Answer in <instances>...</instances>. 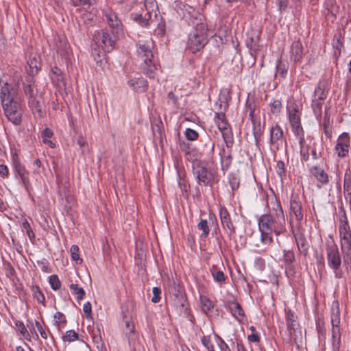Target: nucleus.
<instances>
[{"label":"nucleus","instance_id":"1","mask_svg":"<svg viewBox=\"0 0 351 351\" xmlns=\"http://www.w3.org/2000/svg\"><path fill=\"white\" fill-rule=\"evenodd\" d=\"M272 214L263 215L258 220L259 229L263 232H272L278 236L286 230V221L284 211L279 202L276 204V207L272 208Z\"/></svg>","mask_w":351,"mask_h":351},{"label":"nucleus","instance_id":"2","mask_svg":"<svg viewBox=\"0 0 351 351\" xmlns=\"http://www.w3.org/2000/svg\"><path fill=\"white\" fill-rule=\"evenodd\" d=\"M92 45V55L96 62H101L105 52L111 51L115 46L117 38L113 31L101 29L95 32Z\"/></svg>","mask_w":351,"mask_h":351},{"label":"nucleus","instance_id":"3","mask_svg":"<svg viewBox=\"0 0 351 351\" xmlns=\"http://www.w3.org/2000/svg\"><path fill=\"white\" fill-rule=\"evenodd\" d=\"M137 46L138 56L143 61L140 65L142 73L149 78L154 79L158 71L154 59V42L152 39L139 40Z\"/></svg>","mask_w":351,"mask_h":351},{"label":"nucleus","instance_id":"4","mask_svg":"<svg viewBox=\"0 0 351 351\" xmlns=\"http://www.w3.org/2000/svg\"><path fill=\"white\" fill-rule=\"evenodd\" d=\"M23 90L25 95L29 98V107L34 112H37L39 117H42L44 111L41 104V97L38 95L33 77L27 76L25 77V81L23 83Z\"/></svg>","mask_w":351,"mask_h":351},{"label":"nucleus","instance_id":"5","mask_svg":"<svg viewBox=\"0 0 351 351\" xmlns=\"http://www.w3.org/2000/svg\"><path fill=\"white\" fill-rule=\"evenodd\" d=\"M208 28L204 22L197 23L188 39V48L192 53L201 50L208 42Z\"/></svg>","mask_w":351,"mask_h":351},{"label":"nucleus","instance_id":"6","mask_svg":"<svg viewBox=\"0 0 351 351\" xmlns=\"http://www.w3.org/2000/svg\"><path fill=\"white\" fill-rule=\"evenodd\" d=\"M332 346L333 351H339L341 347L340 310L338 302H333L331 308Z\"/></svg>","mask_w":351,"mask_h":351},{"label":"nucleus","instance_id":"7","mask_svg":"<svg viewBox=\"0 0 351 351\" xmlns=\"http://www.w3.org/2000/svg\"><path fill=\"white\" fill-rule=\"evenodd\" d=\"M4 114L8 121L14 125H19L22 120L23 110L19 102L15 99L14 101H7L2 103Z\"/></svg>","mask_w":351,"mask_h":351},{"label":"nucleus","instance_id":"8","mask_svg":"<svg viewBox=\"0 0 351 351\" xmlns=\"http://www.w3.org/2000/svg\"><path fill=\"white\" fill-rule=\"evenodd\" d=\"M289 122L295 135L299 136L300 145L304 142V131L300 123V116L297 106L295 104L287 107Z\"/></svg>","mask_w":351,"mask_h":351},{"label":"nucleus","instance_id":"9","mask_svg":"<svg viewBox=\"0 0 351 351\" xmlns=\"http://www.w3.org/2000/svg\"><path fill=\"white\" fill-rule=\"evenodd\" d=\"M193 173L199 184L204 186L211 185L214 180V176L211 171L199 162L193 164Z\"/></svg>","mask_w":351,"mask_h":351},{"label":"nucleus","instance_id":"10","mask_svg":"<svg viewBox=\"0 0 351 351\" xmlns=\"http://www.w3.org/2000/svg\"><path fill=\"white\" fill-rule=\"evenodd\" d=\"M339 232L341 250L351 249V230L346 214L340 219Z\"/></svg>","mask_w":351,"mask_h":351},{"label":"nucleus","instance_id":"11","mask_svg":"<svg viewBox=\"0 0 351 351\" xmlns=\"http://www.w3.org/2000/svg\"><path fill=\"white\" fill-rule=\"evenodd\" d=\"M298 222L302 221L304 217L302 203L299 199V197L292 196L290 200V219L289 223L292 226L293 217Z\"/></svg>","mask_w":351,"mask_h":351},{"label":"nucleus","instance_id":"12","mask_svg":"<svg viewBox=\"0 0 351 351\" xmlns=\"http://www.w3.org/2000/svg\"><path fill=\"white\" fill-rule=\"evenodd\" d=\"M327 261L328 265L335 273L339 269L341 264V258L336 245L327 248Z\"/></svg>","mask_w":351,"mask_h":351},{"label":"nucleus","instance_id":"13","mask_svg":"<svg viewBox=\"0 0 351 351\" xmlns=\"http://www.w3.org/2000/svg\"><path fill=\"white\" fill-rule=\"evenodd\" d=\"M0 98L1 103L7 101H14L16 99V93L11 84L3 79H0Z\"/></svg>","mask_w":351,"mask_h":351},{"label":"nucleus","instance_id":"14","mask_svg":"<svg viewBox=\"0 0 351 351\" xmlns=\"http://www.w3.org/2000/svg\"><path fill=\"white\" fill-rule=\"evenodd\" d=\"M269 143L278 149L280 146L286 145V140L284 138V133L278 125H276L270 129Z\"/></svg>","mask_w":351,"mask_h":351},{"label":"nucleus","instance_id":"15","mask_svg":"<svg viewBox=\"0 0 351 351\" xmlns=\"http://www.w3.org/2000/svg\"><path fill=\"white\" fill-rule=\"evenodd\" d=\"M55 48L56 52L65 60L66 64L70 62L71 57V49L69 45L65 40L58 38L56 40Z\"/></svg>","mask_w":351,"mask_h":351},{"label":"nucleus","instance_id":"16","mask_svg":"<svg viewBox=\"0 0 351 351\" xmlns=\"http://www.w3.org/2000/svg\"><path fill=\"white\" fill-rule=\"evenodd\" d=\"M350 146V136L348 133H343L339 136L337 139V143L335 146L339 157H344L348 153Z\"/></svg>","mask_w":351,"mask_h":351},{"label":"nucleus","instance_id":"17","mask_svg":"<svg viewBox=\"0 0 351 351\" xmlns=\"http://www.w3.org/2000/svg\"><path fill=\"white\" fill-rule=\"evenodd\" d=\"M172 305L177 311L178 314H183L187 316L189 314V303L186 295L180 298H172Z\"/></svg>","mask_w":351,"mask_h":351},{"label":"nucleus","instance_id":"18","mask_svg":"<svg viewBox=\"0 0 351 351\" xmlns=\"http://www.w3.org/2000/svg\"><path fill=\"white\" fill-rule=\"evenodd\" d=\"M200 304L202 311L209 317L219 315V311L215 308L214 303L207 297H200Z\"/></svg>","mask_w":351,"mask_h":351},{"label":"nucleus","instance_id":"19","mask_svg":"<svg viewBox=\"0 0 351 351\" xmlns=\"http://www.w3.org/2000/svg\"><path fill=\"white\" fill-rule=\"evenodd\" d=\"M219 217L223 228L228 230L230 234L234 233L235 228L232 222L230 215L225 207H220Z\"/></svg>","mask_w":351,"mask_h":351},{"label":"nucleus","instance_id":"20","mask_svg":"<svg viewBox=\"0 0 351 351\" xmlns=\"http://www.w3.org/2000/svg\"><path fill=\"white\" fill-rule=\"evenodd\" d=\"M27 68H26L28 73L27 76L33 77L38 73L40 68L41 62L40 58L37 54H31L27 61Z\"/></svg>","mask_w":351,"mask_h":351},{"label":"nucleus","instance_id":"21","mask_svg":"<svg viewBox=\"0 0 351 351\" xmlns=\"http://www.w3.org/2000/svg\"><path fill=\"white\" fill-rule=\"evenodd\" d=\"M217 127L221 132L222 137L226 146L228 147H230L232 145L233 138L232 130L229 123L228 121L219 122L218 123Z\"/></svg>","mask_w":351,"mask_h":351},{"label":"nucleus","instance_id":"22","mask_svg":"<svg viewBox=\"0 0 351 351\" xmlns=\"http://www.w3.org/2000/svg\"><path fill=\"white\" fill-rule=\"evenodd\" d=\"M225 306L229 309L232 315L238 321L241 322L244 319V311L241 306L237 302L228 301Z\"/></svg>","mask_w":351,"mask_h":351},{"label":"nucleus","instance_id":"23","mask_svg":"<svg viewBox=\"0 0 351 351\" xmlns=\"http://www.w3.org/2000/svg\"><path fill=\"white\" fill-rule=\"evenodd\" d=\"M303 47L300 40L294 41L291 46V60L298 64L301 62L303 57Z\"/></svg>","mask_w":351,"mask_h":351},{"label":"nucleus","instance_id":"24","mask_svg":"<svg viewBox=\"0 0 351 351\" xmlns=\"http://www.w3.org/2000/svg\"><path fill=\"white\" fill-rule=\"evenodd\" d=\"M167 290L171 299L185 296L183 288L174 280H168Z\"/></svg>","mask_w":351,"mask_h":351},{"label":"nucleus","instance_id":"25","mask_svg":"<svg viewBox=\"0 0 351 351\" xmlns=\"http://www.w3.org/2000/svg\"><path fill=\"white\" fill-rule=\"evenodd\" d=\"M250 120L252 123V131L255 143L258 145L263 135L265 125L264 123L262 124L260 119H257L256 117Z\"/></svg>","mask_w":351,"mask_h":351},{"label":"nucleus","instance_id":"26","mask_svg":"<svg viewBox=\"0 0 351 351\" xmlns=\"http://www.w3.org/2000/svg\"><path fill=\"white\" fill-rule=\"evenodd\" d=\"M328 82L326 80L319 81L317 87L315 88L314 92V99L317 100L324 101L326 98L327 95V87Z\"/></svg>","mask_w":351,"mask_h":351},{"label":"nucleus","instance_id":"27","mask_svg":"<svg viewBox=\"0 0 351 351\" xmlns=\"http://www.w3.org/2000/svg\"><path fill=\"white\" fill-rule=\"evenodd\" d=\"M311 173L317 179V180L323 184H326L329 182L328 174L324 170L318 166H314L311 169Z\"/></svg>","mask_w":351,"mask_h":351},{"label":"nucleus","instance_id":"28","mask_svg":"<svg viewBox=\"0 0 351 351\" xmlns=\"http://www.w3.org/2000/svg\"><path fill=\"white\" fill-rule=\"evenodd\" d=\"M246 45L250 51V53L256 56L257 52L259 51L262 47V46L259 45L258 34H256L255 36H250L246 41Z\"/></svg>","mask_w":351,"mask_h":351},{"label":"nucleus","instance_id":"29","mask_svg":"<svg viewBox=\"0 0 351 351\" xmlns=\"http://www.w3.org/2000/svg\"><path fill=\"white\" fill-rule=\"evenodd\" d=\"M106 17L109 26L113 29L118 32L121 29V21L118 19L117 14L112 11L106 12Z\"/></svg>","mask_w":351,"mask_h":351},{"label":"nucleus","instance_id":"30","mask_svg":"<svg viewBox=\"0 0 351 351\" xmlns=\"http://www.w3.org/2000/svg\"><path fill=\"white\" fill-rule=\"evenodd\" d=\"M129 85L137 92H144L147 88V82L143 77H138L136 80H131L128 82Z\"/></svg>","mask_w":351,"mask_h":351},{"label":"nucleus","instance_id":"31","mask_svg":"<svg viewBox=\"0 0 351 351\" xmlns=\"http://www.w3.org/2000/svg\"><path fill=\"white\" fill-rule=\"evenodd\" d=\"M288 69V62L286 60H282L281 59H278L276 64V76L277 75H280L282 78H285L287 76Z\"/></svg>","mask_w":351,"mask_h":351},{"label":"nucleus","instance_id":"32","mask_svg":"<svg viewBox=\"0 0 351 351\" xmlns=\"http://www.w3.org/2000/svg\"><path fill=\"white\" fill-rule=\"evenodd\" d=\"M16 171L18 175L19 176V177L21 178L26 190L29 191V187L30 186V184H29V179L27 176V173L25 169L21 165H18L16 167Z\"/></svg>","mask_w":351,"mask_h":351},{"label":"nucleus","instance_id":"33","mask_svg":"<svg viewBox=\"0 0 351 351\" xmlns=\"http://www.w3.org/2000/svg\"><path fill=\"white\" fill-rule=\"evenodd\" d=\"M343 193L346 200H348L351 205V177L347 178L346 176L343 182Z\"/></svg>","mask_w":351,"mask_h":351},{"label":"nucleus","instance_id":"34","mask_svg":"<svg viewBox=\"0 0 351 351\" xmlns=\"http://www.w3.org/2000/svg\"><path fill=\"white\" fill-rule=\"evenodd\" d=\"M197 229L199 230L202 231V233L200 235L201 238H206L210 232V228L208 225V221L206 219H200L199 222L197 223Z\"/></svg>","mask_w":351,"mask_h":351},{"label":"nucleus","instance_id":"35","mask_svg":"<svg viewBox=\"0 0 351 351\" xmlns=\"http://www.w3.org/2000/svg\"><path fill=\"white\" fill-rule=\"evenodd\" d=\"M32 291L34 293V298L38 301V302L45 306V298L40 288L38 286H32Z\"/></svg>","mask_w":351,"mask_h":351},{"label":"nucleus","instance_id":"36","mask_svg":"<svg viewBox=\"0 0 351 351\" xmlns=\"http://www.w3.org/2000/svg\"><path fill=\"white\" fill-rule=\"evenodd\" d=\"M70 289L73 291V294L76 295V299L81 300L85 295V291L83 288L79 287L77 284H71L69 285Z\"/></svg>","mask_w":351,"mask_h":351},{"label":"nucleus","instance_id":"37","mask_svg":"<svg viewBox=\"0 0 351 351\" xmlns=\"http://www.w3.org/2000/svg\"><path fill=\"white\" fill-rule=\"evenodd\" d=\"M296 243L299 250L306 254L308 250V245L305 239L302 237H295Z\"/></svg>","mask_w":351,"mask_h":351},{"label":"nucleus","instance_id":"38","mask_svg":"<svg viewBox=\"0 0 351 351\" xmlns=\"http://www.w3.org/2000/svg\"><path fill=\"white\" fill-rule=\"evenodd\" d=\"M211 274L214 280L217 282H223L226 279V276L224 273L222 271L217 269V268L214 267L211 271Z\"/></svg>","mask_w":351,"mask_h":351},{"label":"nucleus","instance_id":"39","mask_svg":"<svg viewBox=\"0 0 351 351\" xmlns=\"http://www.w3.org/2000/svg\"><path fill=\"white\" fill-rule=\"evenodd\" d=\"M323 105V101L317 100V99H313L312 106L313 112L317 119H319L322 115V108Z\"/></svg>","mask_w":351,"mask_h":351},{"label":"nucleus","instance_id":"40","mask_svg":"<svg viewBox=\"0 0 351 351\" xmlns=\"http://www.w3.org/2000/svg\"><path fill=\"white\" fill-rule=\"evenodd\" d=\"M63 317H64V315L61 312H57L53 316V318H54L53 325L56 326L58 334H60L62 332L61 328H60V324H66V321L65 319L63 320L62 322L60 321Z\"/></svg>","mask_w":351,"mask_h":351},{"label":"nucleus","instance_id":"41","mask_svg":"<svg viewBox=\"0 0 351 351\" xmlns=\"http://www.w3.org/2000/svg\"><path fill=\"white\" fill-rule=\"evenodd\" d=\"M295 326L296 322L287 323V330L289 334V339L294 343H296V339L298 338Z\"/></svg>","mask_w":351,"mask_h":351},{"label":"nucleus","instance_id":"42","mask_svg":"<svg viewBox=\"0 0 351 351\" xmlns=\"http://www.w3.org/2000/svg\"><path fill=\"white\" fill-rule=\"evenodd\" d=\"M70 252L71 254V258L73 261L76 262L77 264H81L82 263V259L80 257L79 255V247L76 245H73L71 247Z\"/></svg>","mask_w":351,"mask_h":351},{"label":"nucleus","instance_id":"43","mask_svg":"<svg viewBox=\"0 0 351 351\" xmlns=\"http://www.w3.org/2000/svg\"><path fill=\"white\" fill-rule=\"evenodd\" d=\"M322 125L324 134L327 137L330 138L331 136L332 132L331 128L330 127V117L326 112L325 113L324 122Z\"/></svg>","mask_w":351,"mask_h":351},{"label":"nucleus","instance_id":"44","mask_svg":"<svg viewBox=\"0 0 351 351\" xmlns=\"http://www.w3.org/2000/svg\"><path fill=\"white\" fill-rule=\"evenodd\" d=\"M284 262L287 265H291L295 261V255L291 250H285L283 256Z\"/></svg>","mask_w":351,"mask_h":351},{"label":"nucleus","instance_id":"45","mask_svg":"<svg viewBox=\"0 0 351 351\" xmlns=\"http://www.w3.org/2000/svg\"><path fill=\"white\" fill-rule=\"evenodd\" d=\"M22 226L23 230L25 231L29 239L32 240L33 239H34L35 234L31 228L30 224L26 219H24V221H23Z\"/></svg>","mask_w":351,"mask_h":351},{"label":"nucleus","instance_id":"46","mask_svg":"<svg viewBox=\"0 0 351 351\" xmlns=\"http://www.w3.org/2000/svg\"><path fill=\"white\" fill-rule=\"evenodd\" d=\"M79 335L78 334L73 330H68L66 332V335L63 337V340L66 341H73L78 339Z\"/></svg>","mask_w":351,"mask_h":351},{"label":"nucleus","instance_id":"47","mask_svg":"<svg viewBox=\"0 0 351 351\" xmlns=\"http://www.w3.org/2000/svg\"><path fill=\"white\" fill-rule=\"evenodd\" d=\"M49 284L53 290H58L60 289L61 282L57 275H52L49 277Z\"/></svg>","mask_w":351,"mask_h":351},{"label":"nucleus","instance_id":"48","mask_svg":"<svg viewBox=\"0 0 351 351\" xmlns=\"http://www.w3.org/2000/svg\"><path fill=\"white\" fill-rule=\"evenodd\" d=\"M201 341L208 351H215L214 347L211 343L210 337L209 336L204 335L201 338Z\"/></svg>","mask_w":351,"mask_h":351},{"label":"nucleus","instance_id":"49","mask_svg":"<svg viewBox=\"0 0 351 351\" xmlns=\"http://www.w3.org/2000/svg\"><path fill=\"white\" fill-rule=\"evenodd\" d=\"M15 326L17 327L19 332L24 337L27 338V336H29L28 331L26 329L23 322H21V321L15 322Z\"/></svg>","mask_w":351,"mask_h":351},{"label":"nucleus","instance_id":"50","mask_svg":"<svg viewBox=\"0 0 351 351\" xmlns=\"http://www.w3.org/2000/svg\"><path fill=\"white\" fill-rule=\"evenodd\" d=\"M261 232V241L263 243H270L272 242V237L271 235V234L272 232H263V229H259Z\"/></svg>","mask_w":351,"mask_h":351},{"label":"nucleus","instance_id":"51","mask_svg":"<svg viewBox=\"0 0 351 351\" xmlns=\"http://www.w3.org/2000/svg\"><path fill=\"white\" fill-rule=\"evenodd\" d=\"M185 135L187 139L190 141H195L198 138V133L191 128H187L185 131Z\"/></svg>","mask_w":351,"mask_h":351},{"label":"nucleus","instance_id":"52","mask_svg":"<svg viewBox=\"0 0 351 351\" xmlns=\"http://www.w3.org/2000/svg\"><path fill=\"white\" fill-rule=\"evenodd\" d=\"M247 110H249V116L250 119H253L256 117V106L254 103H247Z\"/></svg>","mask_w":351,"mask_h":351},{"label":"nucleus","instance_id":"53","mask_svg":"<svg viewBox=\"0 0 351 351\" xmlns=\"http://www.w3.org/2000/svg\"><path fill=\"white\" fill-rule=\"evenodd\" d=\"M152 292H153L154 296L152 298V301L154 303L158 302L160 300V294L161 293L160 289L158 287H154L152 289Z\"/></svg>","mask_w":351,"mask_h":351},{"label":"nucleus","instance_id":"54","mask_svg":"<svg viewBox=\"0 0 351 351\" xmlns=\"http://www.w3.org/2000/svg\"><path fill=\"white\" fill-rule=\"evenodd\" d=\"M65 201H66V203L64 204V207H65V209L66 210V211L69 212V210L74 204V199L72 195H65Z\"/></svg>","mask_w":351,"mask_h":351},{"label":"nucleus","instance_id":"55","mask_svg":"<svg viewBox=\"0 0 351 351\" xmlns=\"http://www.w3.org/2000/svg\"><path fill=\"white\" fill-rule=\"evenodd\" d=\"M280 108H281V102L278 100H275L271 104V111L274 114L278 113L280 111Z\"/></svg>","mask_w":351,"mask_h":351},{"label":"nucleus","instance_id":"56","mask_svg":"<svg viewBox=\"0 0 351 351\" xmlns=\"http://www.w3.org/2000/svg\"><path fill=\"white\" fill-rule=\"evenodd\" d=\"M83 311L86 315V318L91 317L92 306L89 302H86L83 306Z\"/></svg>","mask_w":351,"mask_h":351},{"label":"nucleus","instance_id":"57","mask_svg":"<svg viewBox=\"0 0 351 351\" xmlns=\"http://www.w3.org/2000/svg\"><path fill=\"white\" fill-rule=\"evenodd\" d=\"M276 171L280 177L285 175V164L282 161H278L276 164Z\"/></svg>","mask_w":351,"mask_h":351},{"label":"nucleus","instance_id":"58","mask_svg":"<svg viewBox=\"0 0 351 351\" xmlns=\"http://www.w3.org/2000/svg\"><path fill=\"white\" fill-rule=\"evenodd\" d=\"M71 3L73 6L90 5V0H71Z\"/></svg>","mask_w":351,"mask_h":351},{"label":"nucleus","instance_id":"59","mask_svg":"<svg viewBox=\"0 0 351 351\" xmlns=\"http://www.w3.org/2000/svg\"><path fill=\"white\" fill-rule=\"evenodd\" d=\"M35 326L37 328L38 332H40V336L46 339L47 338V332H45V330L43 328L40 323L38 322V321H36L35 322Z\"/></svg>","mask_w":351,"mask_h":351},{"label":"nucleus","instance_id":"60","mask_svg":"<svg viewBox=\"0 0 351 351\" xmlns=\"http://www.w3.org/2000/svg\"><path fill=\"white\" fill-rule=\"evenodd\" d=\"M132 19L134 21L138 22L140 24H144L145 25H147L148 24L147 21L143 18L141 14H134Z\"/></svg>","mask_w":351,"mask_h":351},{"label":"nucleus","instance_id":"61","mask_svg":"<svg viewBox=\"0 0 351 351\" xmlns=\"http://www.w3.org/2000/svg\"><path fill=\"white\" fill-rule=\"evenodd\" d=\"M53 136V132L49 128H45L42 132L43 141L50 138Z\"/></svg>","mask_w":351,"mask_h":351},{"label":"nucleus","instance_id":"62","mask_svg":"<svg viewBox=\"0 0 351 351\" xmlns=\"http://www.w3.org/2000/svg\"><path fill=\"white\" fill-rule=\"evenodd\" d=\"M215 121L218 125V123L219 122H226L227 121L226 119V116L223 113H216L215 116Z\"/></svg>","mask_w":351,"mask_h":351},{"label":"nucleus","instance_id":"63","mask_svg":"<svg viewBox=\"0 0 351 351\" xmlns=\"http://www.w3.org/2000/svg\"><path fill=\"white\" fill-rule=\"evenodd\" d=\"M286 320H287V324L291 323V322H296L295 319L294 314L291 310L286 311Z\"/></svg>","mask_w":351,"mask_h":351},{"label":"nucleus","instance_id":"64","mask_svg":"<svg viewBox=\"0 0 351 351\" xmlns=\"http://www.w3.org/2000/svg\"><path fill=\"white\" fill-rule=\"evenodd\" d=\"M218 345L220 348L221 351H231L228 345L221 338H219Z\"/></svg>","mask_w":351,"mask_h":351}]
</instances>
